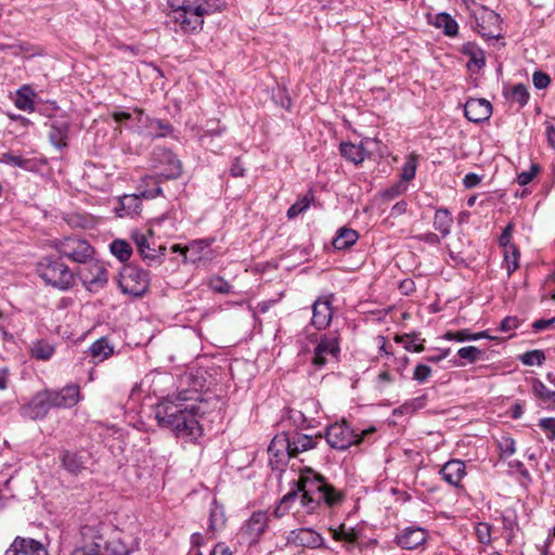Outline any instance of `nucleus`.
I'll list each match as a JSON object with an SVG mask.
<instances>
[{"mask_svg": "<svg viewBox=\"0 0 555 555\" xmlns=\"http://www.w3.org/2000/svg\"><path fill=\"white\" fill-rule=\"evenodd\" d=\"M69 132V122L64 119H54L50 124L49 140L56 149L66 146V140Z\"/></svg>", "mask_w": 555, "mask_h": 555, "instance_id": "obj_25", "label": "nucleus"}, {"mask_svg": "<svg viewBox=\"0 0 555 555\" xmlns=\"http://www.w3.org/2000/svg\"><path fill=\"white\" fill-rule=\"evenodd\" d=\"M131 238L133 240L143 261L150 266L159 261L160 257L165 254L166 247L159 246L158 249L152 247L146 233L138 229L131 232Z\"/></svg>", "mask_w": 555, "mask_h": 555, "instance_id": "obj_18", "label": "nucleus"}, {"mask_svg": "<svg viewBox=\"0 0 555 555\" xmlns=\"http://www.w3.org/2000/svg\"><path fill=\"white\" fill-rule=\"evenodd\" d=\"M168 23L176 26V33L181 31L183 34H196L203 29L204 17L193 2L185 9V11L178 13V15Z\"/></svg>", "mask_w": 555, "mask_h": 555, "instance_id": "obj_14", "label": "nucleus"}, {"mask_svg": "<svg viewBox=\"0 0 555 555\" xmlns=\"http://www.w3.org/2000/svg\"><path fill=\"white\" fill-rule=\"evenodd\" d=\"M375 429H363L357 433L346 421L334 423L327 426L325 439L328 446L336 450H347L351 446L363 441L364 436L373 433Z\"/></svg>", "mask_w": 555, "mask_h": 555, "instance_id": "obj_6", "label": "nucleus"}, {"mask_svg": "<svg viewBox=\"0 0 555 555\" xmlns=\"http://www.w3.org/2000/svg\"><path fill=\"white\" fill-rule=\"evenodd\" d=\"M270 464L276 467L285 465L293 456L291 434L281 433L273 437L268 448Z\"/></svg>", "mask_w": 555, "mask_h": 555, "instance_id": "obj_15", "label": "nucleus"}, {"mask_svg": "<svg viewBox=\"0 0 555 555\" xmlns=\"http://www.w3.org/2000/svg\"><path fill=\"white\" fill-rule=\"evenodd\" d=\"M269 515L267 512H254L240 528L238 535L249 546L256 545L269 527Z\"/></svg>", "mask_w": 555, "mask_h": 555, "instance_id": "obj_10", "label": "nucleus"}, {"mask_svg": "<svg viewBox=\"0 0 555 555\" xmlns=\"http://www.w3.org/2000/svg\"><path fill=\"white\" fill-rule=\"evenodd\" d=\"M88 352L93 359V362L99 363L114 353V346L109 344L106 337H101L91 344Z\"/></svg>", "mask_w": 555, "mask_h": 555, "instance_id": "obj_29", "label": "nucleus"}, {"mask_svg": "<svg viewBox=\"0 0 555 555\" xmlns=\"http://www.w3.org/2000/svg\"><path fill=\"white\" fill-rule=\"evenodd\" d=\"M333 295L318 298L312 305V318L310 325L318 331L325 330L333 318Z\"/></svg>", "mask_w": 555, "mask_h": 555, "instance_id": "obj_17", "label": "nucleus"}, {"mask_svg": "<svg viewBox=\"0 0 555 555\" xmlns=\"http://www.w3.org/2000/svg\"><path fill=\"white\" fill-rule=\"evenodd\" d=\"M4 555H48V551L35 539L16 537Z\"/></svg>", "mask_w": 555, "mask_h": 555, "instance_id": "obj_20", "label": "nucleus"}, {"mask_svg": "<svg viewBox=\"0 0 555 555\" xmlns=\"http://www.w3.org/2000/svg\"><path fill=\"white\" fill-rule=\"evenodd\" d=\"M57 253L74 262L87 263L94 255V248L83 238L76 236L64 237L54 243Z\"/></svg>", "mask_w": 555, "mask_h": 555, "instance_id": "obj_7", "label": "nucleus"}, {"mask_svg": "<svg viewBox=\"0 0 555 555\" xmlns=\"http://www.w3.org/2000/svg\"><path fill=\"white\" fill-rule=\"evenodd\" d=\"M208 285L214 292L219 294H229L231 291L229 282L221 276H212L209 280Z\"/></svg>", "mask_w": 555, "mask_h": 555, "instance_id": "obj_52", "label": "nucleus"}, {"mask_svg": "<svg viewBox=\"0 0 555 555\" xmlns=\"http://www.w3.org/2000/svg\"><path fill=\"white\" fill-rule=\"evenodd\" d=\"M406 184L404 182H397L396 184L391 185L390 188L386 189L382 196L384 199H392L400 195L403 191H405Z\"/></svg>", "mask_w": 555, "mask_h": 555, "instance_id": "obj_56", "label": "nucleus"}, {"mask_svg": "<svg viewBox=\"0 0 555 555\" xmlns=\"http://www.w3.org/2000/svg\"><path fill=\"white\" fill-rule=\"evenodd\" d=\"M335 541L354 543L358 540V532L353 528L346 529L345 525L330 529Z\"/></svg>", "mask_w": 555, "mask_h": 555, "instance_id": "obj_42", "label": "nucleus"}, {"mask_svg": "<svg viewBox=\"0 0 555 555\" xmlns=\"http://www.w3.org/2000/svg\"><path fill=\"white\" fill-rule=\"evenodd\" d=\"M417 158H418V156L414 153L408 157V159L402 168V173H401L402 181L401 182H404L406 184L409 181H411L415 177L416 167H417Z\"/></svg>", "mask_w": 555, "mask_h": 555, "instance_id": "obj_45", "label": "nucleus"}, {"mask_svg": "<svg viewBox=\"0 0 555 555\" xmlns=\"http://www.w3.org/2000/svg\"><path fill=\"white\" fill-rule=\"evenodd\" d=\"M393 380V376L388 371H383L377 375V388L379 390H383L386 385L391 384Z\"/></svg>", "mask_w": 555, "mask_h": 555, "instance_id": "obj_60", "label": "nucleus"}, {"mask_svg": "<svg viewBox=\"0 0 555 555\" xmlns=\"http://www.w3.org/2000/svg\"><path fill=\"white\" fill-rule=\"evenodd\" d=\"M461 53L468 56L469 61L467 63V68L472 69V66H475L478 69H481L486 66V59L483 50L475 42H466L461 48Z\"/></svg>", "mask_w": 555, "mask_h": 555, "instance_id": "obj_28", "label": "nucleus"}, {"mask_svg": "<svg viewBox=\"0 0 555 555\" xmlns=\"http://www.w3.org/2000/svg\"><path fill=\"white\" fill-rule=\"evenodd\" d=\"M169 12L167 13L168 22L176 17L178 13H182L185 9L192 4L190 0H167Z\"/></svg>", "mask_w": 555, "mask_h": 555, "instance_id": "obj_50", "label": "nucleus"}, {"mask_svg": "<svg viewBox=\"0 0 555 555\" xmlns=\"http://www.w3.org/2000/svg\"><path fill=\"white\" fill-rule=\"evenodd\" d=\"M457 356L467 363H475L482 358L483 351L475 346H466L457 350Z\"/></svg>", "mask_w": 555, "mask_h": 555, "instance_id": "obj_46", "label": "nucleus"}, {"mask_svg": "<svg viewBox=\"0 0 555 555\" xmlns=\"http://www.w3.org/2000/svg\"><path fill=\"white\" fill-rule=\"evenodd\" d=\"M431 374V369L426 364H418L414 369L413 379L418 383H425Z\"/></svg>", "mask_w": 555, "mask_h": 555, "instance_id": "obj_57", "label": "nucleus"}, {"mask_svg": "<svg viewBox=\"0 0 555 555\" xmlns=\"http://www.w3.org/2000/svg\"><path fill=\"white\" fill-rule=\"evenodd\" d=\"M428 532L422 527H406L396 537L397 544L405 550H415L425 544Z\"/></svg>", "mask_w": 555, "mask_h": 555, "instance_id": "obj_22", "label": "nucleus"}, {"mask_svg": "<svg viewBox=\"0 0 555 555\" xmlns=\"http://www.w3.org/2000/svg\"><path fill=\"white\" fill-rule=\"evenodd\" d=\"M532 82L537 89L542 90L551 83V78L547 74L541 70H535L532 75Z\"/></svg>", "mask_w": 555, "mask_h": 555, "instance_id": "obj_55", "label": "nucleus"}, {"mask_svg": "<svg viewBox=\"0 0 555 555\" xmlns=\"http://www.w3.org/2000/svg\"><path fill=\"white\" fill-rule=\"evenodd\" d=\"M55 353V346L46 339H37L29 346V354L33 359L48 361Z\"/></svg>", "mask_w": 555, "mask_h": 555, "instance_id": "obj_30", "label": "nucleus"}, {"mask_svg": "<svg viewBox=\"0 0 555 555\" xmlns=\"http://www.w3.org/2000/svg\"><path fill=\"white\" fill-rule=\"evenodd\" d=\"M518 258L519 250L515 245H511L508 248L504 249V263L508 276H511L512 273L518 268Z\"/></svg>", "mask_w": 555, "mask_h": 555, "instance_id": "obj_43", "label": "nucleus"}, {"mask_svg": "<svg viewBox=\"0 0 555 555\" xmlns=\"http://www.w3.org/2000/svg\"><path fill=\"white\" fill-rule=\"evenodd\" d=\"M475 20V29L477 33L488 39L498 38L500 36V15L483 5H479L473 11Z\"/></svg>", "mask_w": 555, "mask_h": 555, "instance_id": "obj_11", "label": "nucleus"}, {"mask_svg": "<svg viewBox=\"0 0 555 555\" xmlns=\"http://www.w3.org/2000/svg\"><path fill=\"white\" fill-rule=\"evenodd\" d=\"M552 391L540 379H532V393L542 402L546 403L550 401Z\"/></svg>", "mask_w": 555, "mask_h": 555, "instance_id": "obj_49", "label": "nucleus"}, {"mask_svg": "<svg viewBox=\"0 0 555 555\" xmlns=\"http://www.w3.org/2000/svg\"><path fill=\"white\" fill-rule=\"evenodd\" d=\"M339 152L345 159L356 165L361 164L366 157L363 143L356 145L351 142H341L339 144Z\"/></svg>", "mask_w": 555, "mask_h": 555, "instance_id": "obj_32", "label": "nucleus"}, {"mask_svg": "<svg viewBox=\"0 0 555 555\" xmlns=\"http://www.w3.org/2000/svg\"><path fill=\"white\" fill-rule=\"evenodd\" d=\"M118 285L124 294L141 297L149 289V272L137 267L127 266L119 274Z\"/></svg>", "mask_w": 555, "mask_h": 555, "instance_id": "obj_8", "label": "nucleus"}, {"mask_svg": "<svg viewBox=\"0 0 555 555\" xmlns=\"http://www.w3.org/2000/svg\"><path fill=\"white\" fill-rule=\"evenodd\" d=\"M80 401L79 387L68 385L59 391L44 390L36 393L29 403L22 406V415L33 421L44 418L53 408H73Z\"/></svg>", "mask_w": 555, "mask_h": 555, "instance_id": "obj_3", "label": "nucleus"}, {"mask_svg": "<svg viewBox=\"0 0 555 555\" xmlns=\"http://www.w3.org/2000/svg\"><path fill=\"white\" fill-rule=\"evenodd\" d=\"M78 278L90 292H98L107 283V271L104 266L93 257L78 271Z\"/></svg>", "mask_w": 555, "mask_h": 555, "instance_id": "obj_12", "label": "nucleus"}, {"mask_svg": "<svg viewBox=\"0 0 555 555\" xmlns=\"http://www.w3.org/2000/svg\"><path fill=\"white\" fill-rule=\"evenodd\" d=\"M443 337L447 340H455V341L478 340L481 338H487V339H491V340L496 339V337L489 335L488 331L470 333L469 330H461L457 332L449 331L444 334Z\"/></svg>", "mask_w": 555, "mask_h": 555, "instance_id": "obj_34", "label": "nucleus"}, {"mask_svg": "<svg viewBox=\"0 0 555 555\" xmlns=\"http://www.w3.org/2000/svg\"><path fill=\"white\" fill-rule=\"evenodd\" d=\"M300 499L301 506L307 513H313L321 503L334 507L343 503L345 493L337 490L322 475L309 472L302 475L296 483V489L291 490L280 501L274 509V516L281 518L285 515L291 504Z\"/></svg>", "mask_w": 555, "mask_h": 555, "instance_id": "obj_2", "label": "nucleus"}, {"mask_svg": "<svg viewBox=\"0 0 555 555\" xmlns=\"http://www.w3.org/2000/svg\"><path fill=\"white\" fill-rule=\"evenodd\" d=\"M109 250L120 262H126L132 255L131 245L121 238H116L109 244Z\"/></svg>", "mask_w": 555, "mask_h": 555, "instance_id": "obj_37", "label": "nucleus"}, {"mask_svg": "<svg viewBox=\"0 0 555 555\" xmlns=\"http://www.w3.org/2000/svg\"><path fill=\"white\" fill-rule=\"evenodd\" d=\"M210 243L207 240L194 241L184 250V261L196 262L204 257V250L208 249Z\"/></svg>", "mask_w": 555, "mask_h": 555, "instance_id": "obj_36", "label": "nucleus"}, {"mask_svg": "<svg viewBox=\"0 0 555 555\" xmlns=\"http://www.w3.org/2000/svg\"><path fill=\"white\" fill-rule=\"evenodd\" d=\"M230 172L233 177H243L245 175V168L243 167L238 157H236L230 168Z\"/></svg>", "mask_w": 555, "mask_h": 555, "instance_id": "obj_64", "label": "nucleus"}, {"mask_svg": "<svg viewBox=\"0 0 555 555\" xmlns=\"http://www.w3.org/2000/svg\"><path fill=\"white\" fill-rule=\"evenodd\" d=\"M225 521L227 519L223 506L214 500L209 508L208 531L215 534L224 527Z\"/></svg>", "mask_w": 555, "mask_h": 555, "instance_id": "obj_31", "label": "nucleus"}, {"mask_svg": "<svg viewBox=\"0 0 555 555\" xmlns=\"http://www.w3.org/2000/svg\"><path fill=\"white\" fill-rule=\"evenodd\" d=\"M518 326H519V321L516 317H506L500 323V331L506 333V332L517 328Z\"/></svg>", "mask_w": 555, "mask_h": 555, "instance_id": "obj_58", "label": "nucleus"}, {"mask_svg": "<svg viewBox=\"0 0 555 555\" xmlns=\"http://www.w3.org/2000/svg\"><path fill=\"white\" fill-rule=\"evenodd\" d=\"M498 447H499V449L501 451V456L502 457H509L516 451V442H515V440L512 437L507 436V435L501 436V438L498 440Z\"/></svg>", "mask_w": 555, "mask_h": 555, "instance_id": "obj_48", "label": "nucleus"}, {"mask_svg": "<svg viewBox=\"0 0 555 555\" xmlns=\"http://www.w3.org/2000/svg\"><path fill=\"white\" fill-rule=\"evenodd\" d=\"M194 3L203 17L222 12L227 8L225 0H195Z\"/></svg>", "mask_w": 555, "mask_h": 555, "instance_id": "obj_39", "label": "nucleus"}, {"mask_svg": "<svg viewBox=\"0 0 555 555\" xmlns=\"http://www.w3.org/2000/svg\"><path fill=\"white\" fill-rule=\"evenodd\" d=\"M61 464L64 469L73 475H78L83 470L88 469V465L91 462V455L89 452L81 451H68L65 450L62 452Z\"/></svg>", "mask_w": 555, "mask_h": 555, "instance_id": "obj_19", "label": "nucleus"}, {"mask_svg": "<svg viewBox=\"0 0 555 555\" xmlns=\"http://www.w3.org/2000/svg\"><path fill=\"white\" fill-rule=\"evenodd\" d=\"M63 219L73 229H92L95 218L85 210H66Z\"/></svg>", "mask_w": 555, "mask_h": 555, "instance_id": "obj_27", "label": "nucleus"}, {"mask_svg": "<svg viewBox=\"0 0 555 555\" xmlns=\"http://www.w3.org/2000/svg\"><path fill=\"white\" fill-rule=\"evenodd\" d=\"M417 336L415 334H405L397 337V341L404 344V348L411 352H422L424 350L423 344H416Z\"/></svg>", "mask_w": 555, "mask_h": 555, "instance_id": "obj_51", "label": "nucleus"}, {"mask_svg": "<svg viewBox=\"0 0 555 555\" xmlns=\"http://www.w3.org/2000/svg\"><path fill=\"white\" fill-rule=\"evenodd\" d=\"M340 352L339 334L331 331L323 334L313 350L311 363L317 369H322L330 358L337 359Z\"/></svg>", "mask_w": 555, "mask_h": 555, "instance_id": "obj_9", "label": "nucleus"}, {"mask_svg": "<svg viewBox=\"0 0 555 555\" xmlns=\"http://www.w3.org/2000/svg\"><path fill=\"white\" fill-rule=\"evenodd\" d=\"M286 541L287 544H292L297 547L300 546L312 550L325 547L324 538L321 533L306 527L289 531Z\"/></svg>", "mask_w": 555, "mask_h": 555, "instance_id": "obj_16", "label": "nucleus"}, {"mask_svg": "<svg viewBox=\"0 0 555 555\" xmlns=\"http://www.w3.org/2000/svg\"><path fill=\"white\" fill-rule=\"evenodd\" d=\"M160 181L154 176H147L142 180V183L138 188V193L124 195L119 198L120 208H134L139 207L138 201L140 198H154L162 193Z\"/></svg>", "mask_w": 555, "mask_h": 555, "instance_id": "obj_13", "label": "nucleus"}, {"mask_svg": "<svg viewBox=\"0 0 555 555\" xmlns=\"http://www.w3.org/2000/svg\"><path fill=\"white\" fill-rule=\"evenodd\" d=\"M512 231H513V225L507 224L499 237V244H500V246L504 247V249L508 248V246L512 245L511 244Z\"/></svg>", "mask_w": 555, "mask_h": 555, "instance_id": "obj_61", "label": "nucleus"}, {"mask_svg": "<svg viewBox=\"0 0 555 555\" xmlns=\"http://www.w3.org/2000/svg\"><path fill=\"white\" fill-rule=\"evenodd\" d=\"M519 360L522 364L532 366V365H542L545 361V354L542 350L534 349L527 351L519 356Z\"/></svg>", "mask_w": 555, "mask_h": 555, "instance_id": "obj_44", "label": "nucleus"}, {"mask_svg": "<svg viewBox=\"0 0 555 555\" xmlns=\"http://www.w3.org/2000/svg\"><path fill=\"white\" fill-rule=\"evenodd\" d=\"M204 413L203 402L198 397L191 398L181 392L158 404L155 416L160 427L172 430L179 438L194 442L203 435L199 417Z\"/></svg>", "mask_w": 555, "mask_h": 555, "instance_id": "obj_1", "label": "nucleus"}, {"mask_svg": "<svg viewBox=\"0 0 555 555\" xmlns=\"http://www.w3.org/2000/svg\"><path fill=\"white\" fill-rule=\"evenodd\" d=\"M465 117L475 124L488 120L492 114V104L486 99H469L464 106Z\"/></svg>", "mask_w": 555, "mask_h": 555, "instance_id": "obj_21", "label": "nucleus"}, {"mask_svg": "<svg viewBox=\"0 0 555 555\" xmlns=\"http://www.w3.org/2000/svg\"><path fill=\"white\" fill-rule=\"evenodd\" d=\"M157 160L164 165V168H158L157 175L166 180L177 179L182 173L181 162L177 156L168 150H162L156 154Z\"/></svg>", "mask_w": 555, "mask_h": 555, "instance_id": "obj_23", "label": "nucleus"}, {"mask_svg": "<svg viewBox=\"0 0 555 555\" xmlns=\"http://www.w3.org/2000/svg\"><path fill=\"white\" fill-rule=\"evenodd\" d=\"M452 224L453 217L451 216V210H436L434 227L440 231L442 236H447L450 233Z\"/></svg>", "mask_w": 555, "mask_h": 555, "instance_id": "obj_38", "label": "nucleus"}, {"mask_svg": "<svg viewBox=\"0 0 555 555\" xmlns=\"http://www.w3.org/2000/svg\"><path fill=\"white\" fill-rule=\"evenodd\" d=\"M439 474L446 482L459 488L466 475V465L461 460H450L440 468Z\"/></svg>", "mask_w": 555, "mask_h": 555, "instance_id": "obj_24", "label": "nucleus"}, {"mask_svg": "<svg viewBox=\"0 0 555 555\" xmlns=\"http://www.w3.org/2000/svg\"><path fill=\"white\" fill-rule=\"evenodd\" d=\"M537 171H538V167L537 166H532L529 171L520 172L517 176L518 183L520 185H526V184L530 183L533 180L534 176L537 175Z\"/></svg>", "mask_w": 555, "mask_h": 555, "instance_id": "obj_59", "label": "nucleus"}, {"mask_svg": "<svg viewBox=\"0 0 555 555\" xmlns=\"http://www.w3.org/2000/svg\"><path fill=\"white\" fill-rule=\"evenodd\" d=\"M33 95H34V93L30 90V88L27 86H24L16 93V98L14 101L15 106L22 111L33 112L35 109Z\"/></svg>", "mask_w": 555, "mask_h": 555, "instance_id": "obj_40", "label": "nucleus"}, {"mask_svg": "<svg viewBox=\"0 0 555 555\" xmlns=\"http://www.w3.org/2000/svg\"><path fill=\"white\" fill-rule=\"evenodd\" d=\"M554 324H555V318H551V319H547V320L540 319V320H535L532 323V328L535 332H541V331H544V330L551 327Z\"/></svg>", "mask_w": 555, "mask_h": 555, "instance_id": "obj_62", "label": "nucleus"}, {"mask_svg": "<svg viewBox=\"0 0 555 555\" xmlns=\"http://www.w3.org/2000/svg\"><path fill=\"white\" fill-rule=\"evenodd\" d=\"M435 25L443 30V34L449 37H454L459 33V25L456 21L448 13H438L435 17Z\"/></svg>", "mask_w": 555, "mask_h": 555, "instance_id": "obj_35", "label": "nucleus"}, {"mask_svg": "<svg viewBox=\"0 0 555 555\" xmlns=\"http://www.w3.org/2000/svg\"><path fill=\"white\" fill-rule=\"evenodd\" d=\"M477 539L482 544L491 542V527L487 522H478L475 528Z\"/></svg>", "mask_w": 555, "mask_h": 555, "instance_id": "obj_53", "label": "nucleus"}, {"mask_svg": "<svg viewBox=\"0 0 555 555\" xmlns=\"http://www.w3.org/2000/svg\"><path fill=\"white\" fill-rule=\"evenodd\" d=\"M0 163L9 164L13 167L23 168L25 170L33 169V162L27 158H23L22 156L14 155L10 152L2 153L0 155Z\"/></svg>", "mask_w": 555, "mask_h": 555, "instance_id": "obj_41", "label": "nucleus"}, {"mask_svg": "<svg viewBox=\"0 0 555 555\" xmlns=\"http://www.w3.org/2000/svg\"><path fill=\"white\" fill-rule=\"evenodd\" d=\"M538 425L545 433L548 440L555 439V417H543Z\"/></svg>", "mask_w": 555, "mask_h": 555, "instance_id": "obj_54", "label": "nucleus"}, {"mask_svg": "<svg viewBox=\"0 0 555 555\" xmlns=\"http://www.w3.org/2000/svg\"><path fill=\"white\" fill-rule=\"evenodd\" d=\"M126 545L118 539L107 540L100 525L81 526L79 540L70 555H127Z\"/></svg>", "mask_w": 555, "mask_h": 555, "instance_id": "obj_4", "label": "nucleus"}, {"mask_svg": "<svg viewBox=\"0 0 555 555\" xmlns=\"http://www.w3.org/2000/svg\"><path fill=\"white\" fill-rule=\"evenodd\" d=\"M38 275L46 282L61 291H67L75 283L74 273L69 268L57 259L43 258L37 264Z\"/></svg>", "mask_w": 555, "mask_h": 555, "instance_id": "obj_5", "label": "nucleus"}, {"mask_svg": "<svg viewBox=\"0 0 555 555\" xmlns=\"http://www.w3.org/2000/svg\"><path fill=\"white\" fill-rule=\"evenodd\" d=\"M322 439V435H306L302 433H292L291 434V440H292V449H293V456H297L301 452H306L308 450L314 449L318 446V442Z\"/></svg>", "mask_w": 555, "mask_h": 555, "instance_id": "obj_26", "label": "nucleus"}, {"mask_svg": "<svg viewBox=\"0 0 555 555\" xmlns=\"http://www.w3.org/2000/svg\"><path fill=\"white\" fill-rule=\"evenodd\" d=\"M359 238L358 232L350 228H340L333 238L335 249L343 250L352 246Z\"/></svg>", "mask_w": 555, "mask_h": 555, "instance_id": "obj_33", "label": "nucleus"}, {"mask_svg": "<svg viewBox=\"0 0 555 555\" xmlns=\"http://www.w3.org/2000/svg\"><path fill=\"white\" fill-rule=\"evenodd\" d=\"M480 181H481L480 176H478L477 173H474V172H469L464 177L463 184L465 185V188L472 189V188H475L476 185H478L480 183Z\"/></svg>", "mask_w": 555, "mask_h": 555, "instance_id": "obj_63", "label": "nucleus"}, {"mask_svg": "<svg viewBox=\"0 0 555 555\" xmlns=\"http://www.w3.org/2000/svg\"><path fill=\"white\" fill-rule=\"evenodd\" d=\"M529 92L524 83H517L511 91L512 101L518 103L520 107L525 106L529 101Z\"/></svg>", "mask_w": 555, "mask_h": 555, "instance_id": "obj_47", "label": "nucleus"}]
</instances>
